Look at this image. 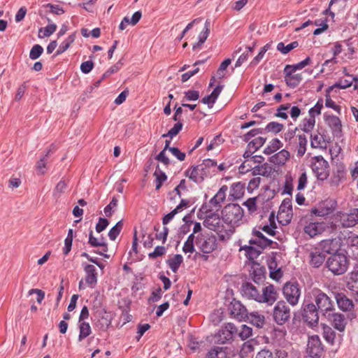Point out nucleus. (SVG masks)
I'll use <instances>...</instances> for the list:
<instances>
[{"label":"nucleus","instance_id":"nucleus-1","mask_svg":"<svg viewBox=\"0 0 358 358\" xmlns=\"http://www.w3.org/2000/svg\"><path fill=\"white\" fill-rule=\"evenodd\" d=\"M243 209L237 203H229L222 210V220L232 227L243 223Z\"/></svg>","mask_w":358,"mask_h":358},{"label":"nucleus","instance_id":"nucleus-2","mask_svg":"<svg viewBox=\"0 0 358 358\" xmlns=\"http://www.w3.org/2000/svg\"><path fill=\"white\" fill-rule=\"evenodd\" d=\"M348 264V257L341 253L334 254L326 263L328 269L335 275L343 274L347 271Z\"/></svg>","mask_w":358,"mask_h":358},{"label":"nucleus","instance_id":"nucleus-3","mask_svg":"<svg viewBox=\"0 0 358 358\" xmlns=\"http://www.w3.org/2000/svg\"><path fill=\"white\" fill-rule=\"evenodd\" d=\"M317 310L327 315L334 310V301L320 289H315L312 292Z\"/></svg>","mask_w":358,"mask_h":358},{"label":"nucleus","instance_id":"nucleus-4","mask_svg":"<svg viewBox=\"0 0 358 358\" xmlns=\"http://www.w3.org/2000/svg\"><path fill=\"white\" fill-rule=\"evenodd\" d=\"M273 320L278 325H283L289 321L291 310L287 303L280 300L275 305L273 310Z\"/></svg>","mask_w":358,"mask_h":358},{"label":"nucleus","instance_id":"nucleus-5","mask_svg":"<svg viewBox=\"0 0 358 358\" xmlns=\"http://www.w3.org/2000/svg\"><path fill=\"white\" fill-rule=\"evenodd\" d=\"M282 294L289 305L295 306L301 296L299 284L297 282H287L282 287Z\"/></svg>","mask_w":358,"mask_h":358},{"label":"nucleus","instance_id":"nucleus-6","mask_svg":"<svg viewBox=\"0 0 358 358\" xmlns=\"http://www.w3.org/2000/svg\"><path fill=\"white\" fill-rule=\"evenodd\" d=\"M311 169L318 180H324L329 176V163L321 155L313 157Z\"/></svg>","mask_w":358,"mask_h":358},{"label":"nucleus","instance_id":"nucleus-7","mask_svg":"<svg viewBox=\"0 0 358 358\" xmlns=\"http://www.w3.org/2000/svg\"><path fill=\"white\" fill-rule=\"evenodd\" d=\"M211 174V171H206L201 164L192 166L185 172V177L193 182L200 184Z\"/></svg>","mask_w":358,"mask_h":358},{"label":"nucleus","instance_id":"nucleus-8","mask_svg":"<svg viewBox=\"0 0 358 358\" xmlns=\"http://www.w3.org/2000/svg\"><path fill=\"white\" fill-rule=\"evenodd\" d=\"M319 310L313 303L303 305L302 317L305 322L309 326L317 324L319 321Z\"/></svg>","mask_w":358,"mask_h":358},{"label":"nucleus","instance_id":"nucleus-9","mask_svg":"<svg viewBox=\"0 0 358 358\" xmlns=\"http://www.w3.org/2000/svg\"><path fill=\"white\" fill-rule=\"evenodd\" d=\"M277 244L271 239L266 237L259 229L254 228L252 231V237L249 240V244L255 245L261 249L265 250L268 247L274 248L273 244Z\"/></svg>","mask_w":358,"mask_h":358},{"label":"nucleus","instance_id":"nucleus-10","mask_svg":"<svg viewBox=\"0 0 358 358\" xmlns=\"http://www.w3.org/2000/svg\"><path fill=\"white\" fill-rule=\"evenodd\" d=\"M345 166L342 163H337L333 169L329 184L332 189L337 188L346 178Z\"/></svg>","mask_w":358,"mask_h":358},{"label":"nucleus","instance_id":"nucleus-11","mask_svg":"<svg viewBox=\"0 0 358 358\" xmlns=\"http://www.w3.org/2000/svg\"><path fill=\"white\" fill-rule=\"evenodd\" d=\"M341 239L343 245H347L349 252L358 259V235L352 231H344Z\"/></svg>","mask_w":358,"mask_h":358},{"label":"nucleus","instance_id":"nucleus-12","mask_svg":"<svg viewBox=\"0 0 358 358\" xmlns=\"http://www.w3.org/2000/svg\"><path fill=\"white\" fill-rule=\"evenodd\" d=\"M196 245L203 253H210L217 248V241L214 236L198 235Z\"/></svg>","mask_w":358,"mask_h":358},{"label":"nucleus","instance_id":"nucleus-13","mask_svg":"<svg viewBox=\"0 0 358 358\" xmlns=\"http://www.w3.org/2000/svg\"><path fill=\"white\" fill-rule=\"evenodd\" d=\"M337 207V201L328 199L320 202L317 208H312L311 213L316 216L324 217L334 212Z\"/></svg>","mask_w":358,"mask_h":358},{"label":"nucleus","instance_id":"nucleus-14","mask_svg":"<svg viewBox=\"0 0 358 358\" xmlns=\"http://www.w3.org/2000/svg\"><path fill=\"white\" fill-rule=\"evenodd\" d=\"M229 311L231 316L238 321L246 320L248 312L246 308L239 301L233 299L229 306Z\"/></svg>","mask_w":358,"mask_h":358},{"label":"nucleus","instance_id":"nucleus-15","mask_svg":"<svg viewBox=\"0 0 358 358\" xmlns=\"http://www.w3.org/2000/svg\"><path fill=\"white\" fill-rule=\"evenodd\" d=\"M338 217L343 227H352L358 224V208L352 209L349 213L338 212L336 219Z\"/></svg>","mask_w":358,"mask_h":358},{"label":"nucleus","instance_id":"nucleus-16","mask_svg":"<svg viewBox=\"0 0 358 358\" xmlns=\"http://www.w3.org/2000/svg\"><path fill=\"white\" fill-rule=\"evenodd\" d=\"M278 298V293L273 285L262 287L259 303H265L268 306L273 305Z\"/></svg>","mask_w":358,"mask_h":358},{"label":"nucleus","instance_id":"nucleus-17","mask_svg":"<svg viewBox=\"0 0 358 358\" xmlns=\"http://www.w3.org/2000/svg\"><path fill=\"white\" fill-rule=\"evenodd\" d=\"M323 345L318 336L315 335L309 338L307 352L309 357H321L323 354Z\"/></svg>","mask_w":358,"mask_h":358},{"label":"nucleus","instance_id":"nucleus-18","mask_svg":"<svg viewBox=\"0 0 358 358\" xmlns=\"http://www.w3.org/2000/svg\"><path fill=\"white\" fill-rule=\"evenodd\" d=\"M88 243L92 247H101V250L95 251V252L99 255L103 256L105 258H109L110 256L106 254L108 248L105 238L103 236L99 238L94 237L93 231L91 230L89 234Z\"/></svg>","mask_w":358,"mask_h":358},{"label":"nucleus","instance_id":"nucleus-19","mask_svg":"<svg viewBox=\"0 0 358 358\" xmlns=\"http://www.w3.org/2000/svg\"><path fill=\"white\" fill-rule=\"evenodd\" d=\"M241 292L244 297L259 302L261 291L251 282L243 283Z\"/></svg>","mask_w":358,"mask_h":358},{"label":"nucleus","instance_id":"nucleus-20","mask_svg":"<svg viewBox=\"0 0 358 358\" xmlns=\"http://www.w3.org/2000/svg\"><path fill=\"white\" fill-rule=\"evenodd\" d=\"M324 120L327 124L330 127L333 135L340 138L342 136V124L341 120L333 115H325Z\"/></svg>","mask_w":358,"mask_h":358},{"label":"nucleus","instance_id":"nucleus-21","mask_svg":"<svg viewBox=\"0 0 358 358\" xmlns=\"http://www.w3.org/2000/svg\"><path fill=\"white\" fill-rule=\"evenodd\" d=\"M85 273V280L86 284L91 288H94L97 283L98 273L96 267L92 264L83 263L82 264Z\"/></svg>","mask_w":358,"mask_h":358},{"label":"nucleus","instance_id":"nucleus-22","mask_svg":"<svg viewBox=\"0 0 358 358\" xmlns=\"http://www.w3.org/2000/svg\"><path fill=\"white\" fill-rule=\"evenodd\" d=\"M326 317L331 321L334 327L339 331H343L347 324L344 315L338 313H329Z\"/></svg>","mask_w":358,"mask_h":358},{"label":"nucleus","instance_id":"nucleus-23","mask_svg":"<svg viewBox=\"0 0 358 358\" xmlns=\"http://www.w3.org/2000/svg\"><path fill=\"white\" fill-rule=\"evenodd\" d=\"M203 225L208 229L217 232H221L224 227L219 215L215 213H212L206 217L203 221Z\"/></svg>","mask_w":358,"mask_h":358},{"label":"nucleus","instance_id":"nucleus-24","mask_svg":"<svg viewBox=\"0 0 358 358\" xmlns=\"http://www.w3.org/2000/svg\"><path fill=\"white\" fill-rule=\"evenodd\" d=\"M250 276L255 282L260 284L266 278V268L258 263H253L250 271Z\"/></svg>","mask_w":358,"mask_h":358},{"label":"nucleus","instance_id":"nucleus-25","mask_svg":"<svg viewBox=\"0 0 358 358\" xmlns=\"http://www.w3.org/2000/svg\"><path fill=\"white\" fill-rule=\"evenodd\" d=\"M294 72L295 71H292L291 69L287 71L286 66L284 69L285 81L287 85L291 88L297 87L302 80L301 74H294Z\"/></svg>","mask_w":358,"mask_h":358},{"label":"nucleus","instance_id":"nucleus-26","mask_svg":"<svg viewBox=\"0 0 358 358\" xmlns=\"http://www.w3.org/2000/svg\"><path fill=\"white\" fill-rule=\"evenodd\" d=\"M326 229V224L324 222H310L304 227V232L310 238H313L321 234Z\"/></svg>","mask_w":358,"mask_h":358},{"label":"nucleus","instance_id":"nucleus-27","mask_svg":"<svg viewBox=\"0 0 358 358\" xmlns=\"http://www.w3.org/2000/svg\"><path fill=\"white\" fill-rule=\"evenodd\" d=\"M338 308L343 311H350L354 308L352 301L343 293H337L335 296Z\"/></svg>","mask_w":358,"mask_h":358},{"label":"nucleus","instance_id":"nucleus-28","mask_svg":"<svg viewBox=\"0 0 358 358\" xmlns=\"http://www.w3.org/2000/svg\"><path fill=\"white\" fill-rule=\"evenodd\" d=\"M245 192V184L241 182H234L231 185L229 195V200L240 199Z\"/></svg>","mask_w":358,"mask_h":358},{"label":"nucleus","instance_id":"nucleus-29","mask_svg":"<svg viewBox=\"0 0 358 358\" xmlns=\"http://www.w3.org/2000/svg\"><path fill=\"white\" fill-rule=\"evenodd\" d=\"M246 320L257 328L263 327L265 324L264 315L259 314L258 312H252L250 314L248 313Z\"/></svg>","mask_w":358,"mask_h":358},{"label":"nucleus","instance_id":"nucleus-30","mask_svg":"<svg viewBox=\"0 0 358 358\" xmlns=\"http://www.w3.org/2000/svg\"><path fill=\"white\" fill-rule=\"evenodd\" d=\"M273 172V168L268 164H264L262 166H257L252 169L253 176H263L268 177Z\"/></svg>","mask_w":358,"mask_h":358},{"label":"nucleus","instance_id":"nucleus-31","mask_svg":"<svg viewBox=\"0 0 358 358\" xmlns=\"http://www.w3.org/2000/svg\"><path fill=\"white\" fill-rule=\"evenodd\" d=\"M289 157V152L285 150H282L277 154L273 155L270 161L275 164H284Z\"/></svg>","mask_w":358,"mask_h":358},{"label":"nucleus","instance_id":"nucleus-32","mask_svg":"<svg viewBox=\"0 0 358 358\" xmlns=\"http://www.w3.org/2000/svg\"><path fill=\"white\" fill-rule=\"evenodd\" d=\"M310 264L315 268L320 266L324 262L326 255L319 251L312 252L310 254Z\"/></svg>","mask_w":358,"mask_h":358},{"label":"nucleus","instance_id":"nucleus-33","mask_svg":"<svg viewBox=\"0 0 358 358\" xmlns=\"http://www.w3.org/2000/svg\"><path fill=\"white\" fill-rule=\"evenodd\" d=\"M210 22L207 20L205 22L203 31L199 36V41L193 45V50L200 48L207 39L210 33Z\"/></svg>","mask_w":358,"mask_h":358},{"label":"nucleus","instance_id":"nucleus-34","mask_svg":"<svg viewBox=\"0 0 358 358\" xmlns=\"http://www.w3.org/2000/svg\"><path fill=\"white\" fill-rule=\"evenodd\" d=\"M315 124V118L314 117L309 116L308 118H304L299 127L306 133H310L314 128Z\"/></svg>","mask_w":358,"mask_h":358},{"label":"nucleus","instance_id":"nucleus-35","mask_svg":"<svg viewBox=\"0 0 358 358\" xmlns=\"http://www.w3.org/2000/svg\"><path fill=\"white\" fill-rule=\"evenodd\" d=\"M182 262L183 258L181 255H175L172 258L169 259L166 263L171 271L176 273Z\"/></svg>","mask_w":358,"mask_h":358},{"label":"nucleus","instance_id":"nucleus-36","mask_svg":"<svg viewBox=\"0 0 358 358\" xmlns=\"http://www.w3.org/2000/svg\"><path fill=\"white\" fill-rule=\"evenodd\" d=\"M310 145L313 148H320L326 145L324 137L318 132L311 134L310 135Z\"/></svg>","mask_w":358,"mask_h":358},{"label":"nucleus","instance_id":"nucleus-37","mask_svg":"<svg viewBox=\"0 0 358 358\" xmlns=\"http://www.w3.org/2000/svg\"><path fill=\"white\" fill-rule=\"evenodd\" d=\"M232 340L231 334H229V329H228L227 328V324H225L224 327L220 330L217 333V342L224 344Z\"/></svg>","mask_w":358,"mask_h":358},{"label":"nucleus","instance_id":"nucleus-38","mask_svg":"<svg viewBox=\"0 0 358 358\" xmlns=\"http://www.w3.org/2000/svg\"><path fill=\"white\" fill-rule=\"evenodd\" d=\"M79 331L78 341H81L90 336L92 332L90 324L86 322H79Z\"/></svg>","mask_w":358,"mask_h":358},{"label":"nucleus","instance_id":"nucleus-39","mask_svg":"<svg viewBox=\"0 0 358 358\" xmlns=\"http://www.w3.org/2000/svg\"><path fill=\"white\" fill-rule=\"evenodd\" d=\"M154 176H155L156 189L159 190L161 188L163 182L166 180L167 176L165 173L159 169V165H157L156 167Z\"/></svg>","mask_w":358,"mask_h":358},{"label":"nucleus","instance_id":"nucleus-40","mask_svg":"<svg viewBox=\"0 0 358 358\" xmlns=\"http://www.w3.org/2000/svg\"><path fill=\"white\" fill-rule=\"evenodd\" d=\"M297 138V156L302 157L306 151L307 138L304 134L299 135Z\"/></svg>","mask_w":358,"mask_h":358},{"label":"nucleus","instance_id":"nucleus-41","mask_svg":"<svg viewBox=\"0 0 358 358\" xmlns=\"http://www.w3.org/2000/svg\"><path fill=\"white\" fill-rule=\"evenodd\" d=\"M348 287L353 291L358 292V270L355 268L350 273V280L348 282Z\"/></svg>","mask_w":358,"mask_h":358},{"label":"nucleus","instance_id":"nucleus-42","mask_svg":"<svg viewBox=\"0 0 358 358\" xmlns=\"http://www.w3.org/2000/svg\"><path fill=\"white\" fill-rule=\"evenodd\" d=\"M282 144L278 138H273L270 144L264 148V153L266 155H271L282 147Z\"/></svg>","mask_w":358,"mask_h":358},{"label":"nucleus","instance_id":"nucleus-43","mask_svg":"<svg viewBox=\"0 0 358 358\" xmlns=\"http://www.w3.org/2000/svg\"><path fill=\"white\" fill-rule=\"evenodd\" d=\"M298 46V41H293L287 45H285L284 43L280 42L277 45V50L280 51L282 54L286 55L292 50L297 48Z\"/></svg>","mask_w":358,"mask_h":358},{"label":"nucleus","instance_id":"nucleus-44","mask_svg":"<svg viewBox=\"0 0 358 358\" xmlns=\"http://www.w3.org/2000/svg\"><path fill=\"white\" fill-rule=\"evenodd\" d=\"M227 357V352L220 347H214L208 352L206 358H225Z\"/></svg>","mask_w":358,"mask_h":358},{"label":"nucleus","instance_id":"nucleus-45","mask_svg":"<svg viewBox=\"0 0 358 358\" xmlns=\"http://www.w3.org/2000/svg\"><path fill=\"white\" fill-rule=\"evenodd\" d=\"M75 41V35L71 34L68 36V38L64 41L59 46V48L56 51L55 55H59L64 52H65L71 45V44Z\"/></svg>","mask_w":358,"mask_h":358},{"label":"nucleus","instance_id":"nucleus-46","mask_svg":"<svg viewBox=\"0 0 358 358\" xmlns=\"http://www.w3.org/2000/svg\"><path fill=\"white\" fill-rule=\"evenodd\" d=\"M264 250V249H261L258 246L252 245L245 256L250 261H253L257 259Z\"/></svg>","mask_w":358,"mask_h":358},{"label":"nucleus","instance_id":"nucleus-47","mask_svg":"<svg viewBox=\"0 0 358 358\" xmlns=\"http://www.w3.org/2000/svg\"><path fill=\"white\" fill-rule=\"evenodd\" d=\"M57 29V25L55 24H49L44 28H41L38 31V37H48L52 34Z\"/></svg>","mask_w":358,"mask_h":358},{"label":"nucleus","instance_id":"nucleus-48","mask_svg":"<svg viewBox=\"0 0 358 358\" xmlns=\"http://www.w3.org/2000/svg\"><path fill=\"white\" fill-rule=\"evenodd\" d=\"M68 186L67 181L64 180H60L56 185L54 191L53 196L55 198H59L61 195L65 192Z\"/></svg>","mask_w":358,"mask_h":358},{"label":"nucleus","instance_id":"nucleus-49","mask_svg":"<svg viewBox=\"0 0 358 358\" xmlns=\"http://www.w3.org/2000/svg\"><path fill=\"white\" fill-rule=\"evenodd\" d=\"M123 227L122 220H120L116 223V224L112 227L108 232V237L111 241H115L120 233L121 232Z\"/></svg>","mask_w":358,"mask_h":358},{"label":"nucleus","instance_id":"nucleus-50","mask_svg":"<svg viewBox=\"0 0 358 358\" xmlns=\"http://www.w3.org/2000/svg\"><path fill=\"white\" fill-rule=\"evenodd\" d=\"M283 128L284 125L282 124L277 122H271L266 126V127L264 129V131L278 134L280 132Z\"/></svg>","mask_w":358,"mask_h":358},{"label":"nucleus","instance_id":"nucleus-51","mask_svg":"<svg viewBox=\"0 0 358 358\" xmlns=\"http://www.w3.org/2000/svg\"><path fill=\"white\" fill-rule=\"evenodd\" d=\"M323 336L328 343L333 344L336 334L330 327L325 325L323 327Z\"/></svg>","mask_w":358,"mask_h":358},{"label":"nucleus","instance_id":"nucleus-52","mask_svg":"<svg viewBox=\"0 0 358 358\" xmlns=\"http://www.w3.org/2000/svg\"><path fill=\"white\" fill-rule=\"evenodd\" d=\"M182 127L183 124L181 122H178L166 134H164L162 137H170L171 138H173L182 130Z\"/></svg>","mask_w":358,"mask_h":358},{"label":"nucleus","instance_id":"nucleus-53","mask_svg":"<svg viewBox=\"0 0 358 358\" xmlns=\"http://www.w3.org/2000/svg\"><path fill=\"white\" fill-rule=\"evenodd\" d=\"M310 62H311V59L309 57H308L304 60L299 62L296 64H294V65L287 64L285 66L287 67V71H288L289 69H291L292 71H296L297 70L303 69L306 66L309 65L310 64Z\"/></svg>","mask_w":358,"mask_h":358},{"label":"nucleus","instance_id":"nucleus-54","mask_svg":"<svg viewBox=\"0 0 358 358\" xmlns=\"http://www.w3.org/2000/svg\"><path fill=\"white\" fill-rule=\"evenodd\" d=\"M266 140V138L259 136L253 139L252 141H250L248 145L249 148H251L252 150H254L255 152H256L264 144Z\"/></svg>","mask_w":358,"mask_h":358},{"label":"nucleus","instance_id":"nucleus-55","mask_svg":"<svg viewBox=\"0 0 358 358\" xmlns=\"http://www.w3.org/2000/svg\"><path fill=\"white\" fill-rule=\"evenodd\" d=\"M118 200L115 196H113L110 203L107 205L104 208V213L106 217H111L113 213L115 211L117 206Z\"/></svg>","mask_w":358,"mask_h":358},{"label":"nucleus","instance_id":"nucleus-56","mask_svg":"<svg viewBox=\"0 0 358 358\" xmlns=\"http://www.w3.org/2000/svg\"><path fill=\"white\" fill-rule=\"evenodd\" d=\"M194 235L193 234H191L188 238L187 240L185 241L182 250L185 253H192L194 251Z\"/></svg>","mask_w":358,"mask_h":358},{"label":"nucleus","instance_id":"nucleus-57","mask_svg":"<svg viewBox=\"0 0 358 358\" xmlns=\"http://www.w3.org/2000/svg\"><path fill=\"white\" fill-rule=\"evenodd\" d=\"M252 329L248 327L245 324H242L240 327V332L238 333V337L244 341L252 336Z\"/></svg>","mask_w":358,"mask_h":358},{"label":"nucleus","instance_id":"nucleus-58","mask_svg":"<svg viewBox=\"0 0 358 358\" xmlns=\"http://www.w3.org/2000/svg\"><path fill=\"white\" fill-rule=\"evenodd\" d=\"M54 148H55V145H51L50 149L47 151L46 155L45 156H43V157H41L40 159V160L36 164V169L41 174H43L45 172L43 169L45 167V162L46 160V157L49 155V154L50 152H52V149H54Z\"/></svg>","mask_w":358,"mask_h":358},{"label":"nucleus","instance_id":"nucleus-59","mask_svg":"<svg viewBox=\"0 0 358 358\" xmlns=\"http://www.w3.org/2000/svg\"><path fill=\"white\" fill-rule=\"evenodd\" d=\"M43 52V47L38 44H36L32 47V48L30 50L29 58L31 59L35 60L42 55Z\"/></svg>","mask_w":358,"mask_h":358},{"label":"nucleus","instance_id":"nucleus-60","mask_svg":"<svg viewBox=\"0 0 358 358\" xmlns=\"http://www.w3.org/2000/svg\"><path fill=\"white\" fill-rule=\"evenodd\" d=\"M352 85V81H349L348 80H341L339 83H336L334 85L329 87L327 89L326 92L329 94L334 87H338L340 89H346L348 87H350Z\"/></svg>","mask_w":358,"mask_h":358},{"label":"nucleus","instance_id":"nucleus-61","mask_svg":"<svg viewBox=\"0 0 358 358\" xmlns=\"http://www.w3.org/2000/svg\"><path fill=\"white\" fill-rule=\"evenodd\" d=\"M290 108L289 103L286 104H282L277 108V113L275 114V115L278 117L282 118L284 120H287L288 117V115L284 111L288 110Z\"/></svg>","mask_w":358,"mask_h":358},{"label":"nucleus","instance_id":"nucleus-62","mask_svg":"<svg viewBox=\"0 0 358 358\" xmlns=\"http://www.w3.org/2000/svg\"><path fill=\"white\" fill-rule=\"evenodd\" d=\"M275 229H276V224L274 222H273V223H271L270 225L266 224V225L263 226L262 227L259 226L258 229L262 230L263 231H264L266 234H268L269 236H274L276 234Z\"/></svg>","mask_w":358,"mask_h":358},{"label":"nucleus","instance_id":"nucleus-63","mask_svg":"<svg viewBox=\"0 0 358 358\" xmlns=\"http://www.w3.org/2000/svg\"><path fill=\"white\" fill-rule=\"evenodd\" d=\"M243 205L246 206L250 213H252L257 209V198H249L247 201L243 203Z\"/></svg>","mask_w":358,"mask_h":358},{"label":"nucleus","instance_id":"nucleus-64","mask_svg":"<svg viewBox=\"0 0 358 358\" xmlns=\"http://www.w3.org/2000/svg\"><path fill=\"white\" fill-rule=\"evenodd\" d=\"M323 107V101L322 100L318 101L314 107L311 108L309 111V116L314 117L315 118L316 115H320L321 113V110Z\"/></svg>","mask_w":358,"mask_h":358}]
</instances>
